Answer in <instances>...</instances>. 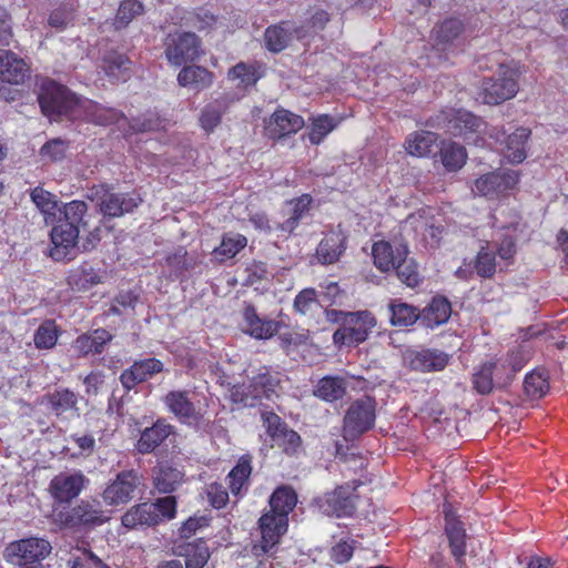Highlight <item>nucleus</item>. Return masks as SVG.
<instances>
[{"label":"nucleus","mask_w":568,"mask_h":568,"mask_svg":"<svg viewBox=\"0 0 568 568\" xmlns=\"http://www.w3.org/2000/svg\"><path fill=\"white\" fill-rule=\"evenodd\" d=\"M443 514L445 520L444 530L448 539L450 552L456 561L460 564L466 555V530L464 524L450 503H444Z\"/></svg>","instance_id":"22"},{"label":"nucleus","mask_w":568,"mask_h":568,"mask_svg":"<svg viewBox=\"0 0 568 568\" xmlns=\"http://www.w3.org/2000/svg\"><path fill=\"white\" fill-rule=\"evenodd\" d=\"M449 362V356L440 351L425 349L415 355L412 365L415 369L422 372H439L443 371Z\"/></svg>","instance_id":"49"},{"label":"nucleus","mask_w":568,"mask_h":568,"mask_svg":"<svg viewBox=\"0 0 568 568\" xmlns=\"http://www.w3.org/2000/svg\"><path fill=\"white\" fill-rule=\"evenodd\" d=\"M520 181V173L515 170H495L481 174L474 181L471 191L488 200H499L508 196Z\"/></svg>","instance_id":"10"},{"label":"nucleus","mask_w":568,"mask_h":568,"mask_svg":"<svg viewBox=\"0 0 568 568\" xmlns=\"http://www.w3.org/2000/svg\"><path fill=\"white\" fill-rule=\"evenodd\" d=\"M466 24L454 16L447 17L435 24L432 30L434 49L445 53L463 51L465 45Z\"/></svg>","instance_id":"11"},{"label":"nucleus","mask_w":568,"mask_h":568,"mask_svg":"<svg viewBox=\"0 0 568 568\" xmlns=\"http://www.w3.org/2000/svg\"><path fill=\"white\" fill-rule=\"evenodd\" d=\"M339 327L333 334V343L338 346L357 347L371 335L377 321L369 311L343 312L333 311Z\"/></svg>","instance_id":"3"},{"label":"nucleus","mask_w":568,"mask_h":568,"mask_svg":"<svg viewBox=\"0 0 568 568\" xmlns=\"http://www.w3.org/2000/svg\"><path fill=\"white\" fill-rule=\"evenodd\" d=\"M287 21L268 26L264 32L265 48L272 53H280L285 50L291 42L292 34Z\"/></svg>","instance_id":"46"},{"label":"nucleus","mask_w":568,"mask_h":568,"mask_svg":"<svg viewBox=\"0 0 568 568\" xmlns=\"http://www.w3.org/2000/svg\"><path fill=\"white\" fill-rule=\"evenodd\" d=\"M102 282V275L88 262H83L71 270L67 277V283L71 290L78 292H87Z\"/></svg>","instance_id":"38"},{"label":"nucleus","mask_w":568,"mask_h":568,"mask_svg":"<svg viewBox=\"0 0 568 568\" xmlns=\"http://www.w3.org/2000/svg\"><path fill=\"white\" fill-rule=\"evenodd\" d=\"M60 328L53 320H45L34 332L33 342L38 349H51L57 345Z\"/></svg>","instance_id":"55"},{"label":"nucleus","mask_w":568,"mask_h":568,"mask_svg":"<svg viewBox=\"0 0 568 568\" xmlns=\"http://www.w3.org/2000/svg\"><path fill=\"white\" fill-rule=\"evenodd\" d=\"M265 74V67L260 62H239L227 72L229 80H239V87L248 89L254 87Z\"/></svg>","instance_id":"40"},{"label":"nucleus","mask_w":568,"mask_h":568,"mask_svg":"<svg viewBox=\"0 0 568 568\" xmlns=\"http://www.w3.org/2000/svg\"><path fill=\"white\" fill-rule=\"evenodd\" d=\"M173 432L174 427L165 419L160 418L141 432L135 448L142 455L154 453Z\"/></svg>","instance_id":"30"},{"label":"nucleus","mask_w":568,"mask_h":568,"mask_svg":"<svg viewBox=\"0 0 568 568\" xmlns=\"http://www.w3.org/2000/svg\"><path fill=\"white\" fill-rule=\"evenodd\" d=\"M406 254H409V248L403 242L379 240L372 245L373 264L381 273L393 272V268L402 258L406 257Z\"/></svg>","instance_id":"21"},{"label":"nucleus","mask_w":568,"mask_h":568,"mask_svg":"<svg viewBox=\"0 0 568 568\" xmlns=\"http://www.w3.org/2000/svg\"><path fill=\"white\" fill-rule=\"evenodd\" d=\"M72 9L65 4H60L50 12L48 24L58 31H62L69 26L70 22H72Z\"/></svg>","instance_id":"63"},{"label":"nucleus","mask_w":568,"mask_h":568,"mask_svg":"<svg viewBox=\"0 0 568 568\" xmlns=\"http://www.w3.org/2000/svg\"><path fill=\"white\" fill-rule=\"evenodd\" d=\"M348 246V235L338 224L323 233L318 242L314 258L321 265H333L341 261Z\"/></svg>","instance_id":"15"},{"label":"nucleus","mask_w":568,"mask_h":568,"mask_svg":"<svg viewBox=\"0 0 568 568\" xmlns=\"http://www.w3.org/2000/svg\"><path fill=\"white\" fill-rule=\"evenodd\" d=\"M393 272H395L397 278L407 287L415 288L423 282L418 263L415 258L409 257V254H406V257L402 258L400 262L396 264Z\"/></svg>","instance_id":"53"},{"label":"nucleus","mask_w":568,"mask_h":568,"mask_svg":"<svg viewBox=\"0 0 568 568\" xmlns=\"http://www.w3.org/2000/svg\"><path fill=\"white\" fill-rule=\"evenodd\" d=\"M363 483L353 480L337 486L333 491L325 496V510L337 518L351 517L355 514L359 496L356 494L357 487Z\"/></svg>","instance_id":"17"},{"label":"nucleus","mask_w":568,"mask_h":568,"mask_svg":"<svg viewBox=\"0 0 568 568\" xmlns=\"http://www.w3.org/2000/svg\"><path fill=\"white\" fill-rule=\"evenodd\" d=\"M232 101L233 100H230L227 97H221L204 105L201 111L199 122L205 133L210 134L214 132V130L221 124L222 118Z\"/></svg>","instance_id":"42"},{"label":"nucleus","mask_w":568,"mask_h":568,"mask_svg":"<svg viewBox=\"0 0 568 568\" xmlns=\"http://www.w3.org/2000/svg\"><path fill=\"white\" fill-rule=\"evenodd\" d=\"M307 14L308 17L305 19L304 23L300 28L295 29V32L298 37H302L311 31L318 32L324 30L331 20L329 13L316 6L310 7Z\"/></svg>","instance_id":"56"},{"label":"nucleus","mask_w":568,"mask_h":568,"mask_svg":"<svg viewBox=\"0 0 568 568\" xmlns=\"http://www.w3.org/2000/svg\"><path fill=\"white\" fill-rule=\"evenodd\" d=\"M281 379L277 373L270 367L261 366L257 372L248 378L247 385H236L232 389V399L246 406H254L262 399H273L277 396Z\"/></svg>","instance_id":"5"},{"label":"nucleus","mask_w":568,"mask_h":568,"mask_svg":"<svg viewBox=\"0 0 568 568\" xmlns=\"http://www.w3.org/2000/svg\"><path fill=\"white\" fill-rule=\"evenodd\" d=\"M150 505L154 507L152 509L158 515V524L172 520L176 516L178 500L174 496L158 498Z\"/></svg>","instance_id":"60"},{"label":"nucleus","mask_w":568,"mask_h":568,"mask_svg":"<svg viewBox=\"0 0 568 568\" xmlns=\"http://www.w3.org/2000/svg\"><path fill=\"white\" fill-rule=\"evenodd\" d=\"M438 135L430 131H415L409 133L404 142L405 151L416 158H427L433 152Z\"/></svg>","instance_id":"39"},{"label":"nucleus","mask_w":568,"mask_h":568,"mask_svg":"<svg viewBox=\"0 0 568 568\" xmlns=\"http://www.w3.org/2000/svg\"><path fill=\"white\" fill-rule=\"evenodd\" d=\"M346 390L347 383L344 377L327 375L320 378L314 387L313 394L324 402L334 403L342 399Z\"/></svg>","instance_id":"41"},{"label":"nucleus","mask_w":568,"mask_h":568,"mask_svg":"<svg viewBox=\"0 0 568 568\" xmlns=\"http://www.w3.org/2000/svg\"><path fill=\"white\" fill-rule=\"evenodd\" d=\"M144 12V6L139 0H123L121 1L114 19L116 29L125 28L132 22L134 18Z\"/></svg>","instance_id":"58"},{"label":"nucleus","mask_w":568,"mask_h":568,"mask_svg":"<svg viewBox=\"0 0 568 568\" xmlns=\"http://www.w3.org/2000/svg\"><path fill=\"white\" fill-rule=\"evenodd\" d=\"M214 82V73L201 65H186L178 74V83L183 88H191L196 91H203L210 88Z\"/></svg>","instance_id":"34"},{"label":"nucleus","mask_w":568,"mask_h":568,"mask_svg":"<svg viewBox=\"0 0 568 568\" xmlns=\"http://www.w3.org/2000/svg\"><path fill=\"white\" fill-rule=\"evenodd\" d=\"M377 402L369 395L353 400L346 409L342 436L346 442H354L374 428L376 422Z\"/></svg>","instance_id":"4"},{"label":"nucleus","mask_w":568,"mask_h":568,"mask_svg":"<svg viewBox=\"0 0 568 568\" xmlns=\"http://www.w3.org/2000/svg\"><path fill=\"white\" fill-rule=\"evenodd\" d=\"M341 120L329 114H318L310 119L307 138L311 144L318 145L334 131Z\"/></svg>","instance_id":"47"},{"label":"nucleus","mask_w":568,"mask_h":568,"mask_svg":"<svg viewBox=\"0 0 568 568\" xmlns=\"http://www.w3.org/2000/svg\"><path fill=\"white\" fill-rule=\"evenodd\" d=\"M305 124L304 119L284 108H277L265 121V134L271 140H282L297 133Z\"/></svg>","instance_id":"23"},{"label":"nucleus","mask_w":568,"mask_h":568,"mask_svg":"<svg viewBox=\"0 0 568 568\" xmlns=\"http://www.w3.org/2000/svg\"><path fill=\"white\" fill-rule=\"evenodd\" d=\"M70 568H102L103 560L89 547H75L68 560Z\"/></svg>","instance_id":"57"},{"label":"nucleus","mask_w":568,"mask_h":568,"mask_svg":"<svg viewBox=\"0 0 568 568\" xmlns=\"http://www.w3.org/2000/svg\"><path fill=\"white\" fill-rule=\"evenodd\" d=\"M490 366V369L494 374V378L497 382V388H504L510 385L514 381V375L509 372V366L506 363L504 356L501 357H491L486 361Z\"/></svg>","instance_id":"59"},{"label":"nucleus","mask_w":568,"mask_h":568,"mask_svg":"<svg viewBox=\"0 0 568 568\" xmlns=\"http://www.w3.org/2000/svg\"><path fill=\"white\" fill-rule=\"evenodd\" d=\"M80 229L72 223H58L50 232V256L57 261H71L75 257V247Z\"/></svg>","instance_id":"18"},{"label":"nucleus","mask_w":568,"mask_h":568,"mask_svg":"<svg viewBox=\"0 0 568 568\" xmlns=\"http://www.w3.org/2000/svg\"><path fill=\"white\" fill-rule=\"evenodd\" d=\"M471 263L478 277L490 280L495 276L497 268L496 253L489 247L488 242L479 247Z\"/></svg>","instance_id":"50"},{"label":"nucleus","mask_w":568,"mask_h":568,"mask_svg":"<svg viewBox=\"0 0 568 568\" xmlns=\"http://www.w3.org/2000/svg\"><path fill=\"white\" fill-rule=\"evenodd\" d=\"M51 545L43 538H26L10 542L4 556L9 562L20 567H30V564L40 562L51 552Z\"/></svg>","instance_id":"14"},{"label":"nucleus","mask_w":568,"mask_h":568,"mask_svg":"<svg viewBox=\"0 0 568 568\" xmlns=\"http://www.w3.org/2000/svg\"><path fill=\"white\" fill-rule=\"evenodd\" d=\"M88 205L84 201L74 200L64 205L63 215L64 221L62 223H72L74 226L80 229L82 220L87 214Z\"/></svg>","instance_id":"62"},{"label":"nucleus","mask_w":568,"mask_h":568,"mask_svg":"<svg viewBox=\"0 0 568 568\" xmlns=\"http://www.w3.org/2000/svg\"><path fill=\"white\" fill-rule=\"evenodd\" d=\"M312 201L313 199L310 194H302L298 197L287 201L286 203L291 206V210L287 213V217L282 223L277 224L276 230L292 234L310 212Z\"/></svg>","instance_id":"37"},{"label":"nucleus","mask_w":568,"mask_h":568,"mask_svg":"<svg viewBox=\"0 0 568 568\" xmlns=\"http://www.w3.org/2000/svg\"><path fill=\"white\" fill-rule=\"evenodd\" d=\"M42 404L55 416H62L69 410H78V394L69 388L58 387L43 395Z\"/></svg>","instance_id":"35"},{"label":"nucleus","mask_w":568,"mask_h":568,"mask_svg":"<svg viewBox=\"0 0 568 568\" xmlns=\"http://www.w3.org/2000/svg\"><path fill=\"white\" fill-rule=\"evenodd\" d=\"M101 192L100 211L108 217H120L126 213H131L141 203L142 199L136 192L114 193L110 192L105 185H101L97 190L95 195Z\"/></svg>","instance_id":"20"},{"label":"nucleus","mask_w":568,"mask_h":568,"mask_svg":"<svg viewBox=\"0 0 568 568\" xmlns=\"http://www.w3.org/2000/svg\"><path fill=\"white\" fill-rule=\"evenodd\" d=\"M519 65L500 64L498 78H485L480 87L484 103L500 104L516 97L519 91Z\"/></svg>","instance_id":"6"},{"label":"nucleus","mask_w":568,"mask_h":568,"mask_svg":"<svg viewBox=\"0 0 568 568\" xmlns=\"http://www.w3.org/2000/svg\"><path fill=\"white\" fill-rule=\"evenodd\" d=\"M531 135L528 128H517L514 133L506 135L504 128H494L489 136L496 142H504L503 155L511 164H519L527 158L526 145Z\"/></svg>","instance_id":"19"},{"label":"nucleus","mask_w":568,"mask_h":568,"mask_svg":"<svg viewBox=\"0 0 568 568\" xmlns=\"http://www.w3.org/2000/svg\"><path fill=\"white\" fill-rule=\"evenodd\" d=\"M243 321L246 326L244 332L255 339H270L278 333L282 326L281 322L261 317L251 303L244 306Z\"/></svg>","instance_id":"29"},{"label":"nucleus","mask_w":568,"mask_h":568,"mask_svg":"<svg viewBox=\"0 0 568 568\" xmlns=\"http://www.w3.org/2000/svg\"><path fill=\"white\" fill-rule=\"evenodd\" d=\"M163 403L182 424H199L203 418L201 409L192 402L187 390H170L164 396Z\"/></svg>","instance_id":"24"},{"label":"nucleus","mask_w":568,"mask_h":568,"mask_svg":"<svg viewBox=\"0 0 568 568\" xmlns=\"http://www.w3.org/2000/svg\"><path fill=\"white\" fill-rule=\"evenodd\" d=\"M261 420L267 436L272 440L271 447H278L288 456L294 455L302 444L297 432L290 428L288 425L274 412L264 410L261 413Z\"/></svg>","instance_id":"12"},{"label":"nucleus","mask_w":568,"mask_h":568,"mask_svg":"<svg viewBox=\"0 0 568 568\" xmlns=\"http://www.w3.org/2000/svg\"><path fill=\"white\" fill-rule=\"evenodd\" d=\"M58 521L65 528L93 529L108 523L110 517L97 500H81L75 506L59 511Z\"/></svg>","instance_id":"9"},{"label":"nucleus","mask_w":568,"mask_h":568,"mask_svg":"<svg viewBox=\"0 0 568 568\" xmlns=\"http://www.w3.org/2000/svg\"><path fill=\"white\" fill-rule=\"evenodd\" d=\"M440 162L447 172L459 171L467 162L468 153L462 144L444 142L439 150Z\"/></svg>","instance_id":"44"},{"label":"nucleus","mask_w":568,"mask_h":568,"mask_svg":"<svg viewBox=\"0 0 568 568\" xmlns=\"http://www.w3.org/2000/svg\"><path fill=\"white\" fill-rule=\"evenodd\" d=\"M131 67V60L126 54L118 51H109L102 58V68L109 78L116 81H125Z\"/></svg>","instance_id":"48"},{"label":"nucleus","mask_w":568,"mask_h":568,"mask_svg":"<svg viewBox=\"0 0 568 568\" xmlns=\"http://www.w3.org/2000/svg\"><path fill=\"white\" fill-rule=\"evenodd\" d=\"M150 503H141L132 506L121 517L122 525L128 529L154 527L158 524V515Z\"/></svg>","instance_id":"36"},{"label":"nucleus","mask_w":568,"mask_h":568,"mask_svg":"<svg viewBox=\"0 0 568 568\" xmlns=\"http://www.w3.org/2000/svg\"><path fill=\"white\" fill-rule=\"evenodd\" d=\"M31 77V68L24 59L11 50H0V82L22 85Z\"/></svg>","instance_id":"25"},{"label":"nucleus","mask_w":568,"mask_h":568,"mask_svg":"<svg viewBox=\"0 0 568 568\" xmlns=\"http://www.w3.org/2000/svg\"><path fill=\"white\" fill-rule=\"evenodd\" d=\"M426 124L438 130H444L453 136L463 138L465 141L474 139L476 144H478L479 141H484L479 134L484 131L486 122L483 118L463 108L442 109L438 113L432 115L426 121Z\"/></svg>","instance_id":"2"},{"label":"nucleus","mask_w":568,"mask_h":568,"mask_svg":"<svg viewBox=\"0 0 568 568\" xmlns=\"http://www.w3.org/2000/svg\"><path fill=\"white\" fill-rule=\"evenodd\" d=\"M163 368V363L155 357L135 361L130 367L125 368L121 373V385L125 390L130 392L139 384L144 383L151 379L154 375L161 373Z\"/></svg>","instance_id":"26"},{"label":"nucleus","mask_w":568,"mask_h":568,"mask_svg":"<svg viewBox=\"0 0 568 568\" xmlns=\"http://www.w3.org/2000/svg\"><path fill=\"white\" fill-rule=\"evenodd\" d=\"M163 45L164 55L173 67L194 62L204 53L201 38L191 31L176 30L168 33Z\"/></svg>","instance_id":"7"},{"label":"nucleus","mask_w":568,"mask_h":568,"mask_svg":"<svg viewBox=\"0 0 568 568\" xmlns=\"http://www.w3.org/2000/svg\"><path fill=\"white\" fill-rule=\"evenodd\" d=\"M550 389L549 373L544 367H537L526 374L524 379L525 394L531 399H540Z\"/></svg>","instance_id":"45"},{"label":"nucleus","mask_w":568,"mask_h":568,"mask_svg":"<svg viewBox=\"0 0 568 568\" xmlns=\"http://www.w3.org/2000/svg\"><path fill=\"white\" fill-rule=\"evenodd\" d=\"M38 102L42 114L50 121L84 120L103 125L109 123L97 115L101 109L95 102L78 95L54 80H47L41 84Z\"/></svg>","instance_id":"1"},{"label":"nucleus","mask_w":568,"mask_h":568,"mask_svg":"<svg viewBox=\"0 0 568 568\" xmlns=\"http://www.w3.org/2000/svg\"><path fill=\"white\" fill-rule=\"evenodd\" d=\"M173 552L184 558L185 568H204L211 557L207 542L203 538L181 541L174 546Z\"/></svg>","instance_id":"31"},{"label":"nucleus","mask_w":568,"mask_h":568,"mask_svg":"<svg viewBox=\"0 0 568 568\" xmlns=\"http://www.w3.org/2000/svg\"><path fill=\"white\" fill-rule=\"evenodd\" d=\"M390 323L393 326L406 327L420 322V312L417 307L404 303L400 300H394L389 303Z\"/></svg>","instance_id":"51"},{"label":"nucleus","mask_w":568,"mask_h":568,"mask_svg":"<svg viewBox=\"0 0 568 568\" xmlns=\"http://www.w3.org/2000/svg\"><path fill=\"white\" fill-rule=\"evenodd\" d=\"M143 477L135 469L120 471L102 491V499L108 506H120L131 501L142 485Z\"/></svg>","instance_id":"13"},{"label":"nucleus","mask_w":568,"mask_h":568,"mask_svg":"<svg viewBox=\"0 0 568 568\" xmlns=\"http://www.w3.org/2000/svg\"><path fill=\"white\" fill-rule=\"evenodd\" d=\"M296 491L291 486L282 485L270 496V509L267 511L274 513L275 515H284L285 518H288L290 514L296 507Z\"/></svg>","instance_id":"43"},{"label":"nucleus","mask_w":568,"mask_h":568,"mask_svg":"<svg viewBox=\"0 0 568 568\" xmlns=\"http://www.w3.org/2000/svg\"><path fill=\"white\" fill-rule=\"evenodd\" d=\"M419 312L420 325L433 329L448 322L453 312L452 303L446 296L437 294Z\"/></svg>","instance_id":"32"},{"label":"nucleus","mask_w":568,"mask_h":568,"mask_svg":"<svg viewBox=\"0 0 568 568\" xmlns=\"http://www.w3.org/2000/svg\"><path fill=\"white\" fill-rule=\"evenodd\" d=\"M317 305V294L312 287L302 290L294 300L295 311L303 315L311 313Z\"/></svg>","instance_id":"61"},{"label":"nucleus","mask_w":568,"mask_h":568,"mask_svg":"<svg viewBox=\"0 0 568 568\" xmlns=\"http://www.w3.org/2000/svg\"><path fill=\"white\" fill-rule=\"evenodd\" d=\"M247 244V239L242 234H224L220 246L212 252L216 261L223 263L235 257Z\"/></svg>","instance_id":"52"},{"label":"nucleus","mask_w":568,"mask_h":568,"mask_svg":"<svg viewBox=\"0 0 568 568\" xmlns=\"http://www.w3.org/2000/svg\"><path fill=\"white\" fill-rule=\"evenodd\" d=\"M30 197L36 206L43 213H51L57 209L55 196L43 187H34L30 193Z\"/></svg>","instance_id":"64"},{"label":"nucleus","mask_w":568,"mask_h":568,"mask_svg":"<svg viewBox=\"0 0 568 568\" xmlns=\"http://www.w3.org/2000/svg\"><path fill=\"white\" fill-rule=\"evenodd\" d=\"M252 474L253 456L250 453L243 454L225 478L227 488L235 498H243L247 494Z\"/></svg>","instance_id":"27"},{"label":"nucleus","mask_w":568,"mask_h":568,"mask_svg":"<svg viewBox=\"0 0 568 568\" xmlns=\"http://www.w3.org/2000/svg\"><path fill=\"white\" fill-rule=\"evenodd\" d=\"M112 339L113 335L108 329L95 328L78 335L72 342V348L79 358L101 355Z\"/></svg>","instance_id":"28"},{"label":"nucleus","mask_w":568,"mask_h":568,"mask_svg":"<svg viewBox=\"0 0 568 568\" xmlns=\"http://www.w3.org/2000/svg\"><path fill=\"white\" fill-rule=\"evenodd\" d=\"M152 479L155 490L171 494L184 481V473L169 463H160L153 469Z\"/></svg>","instance_id":"33"},{"label":"nucleus","mask_w":568,"mask_h":568,"mask_svg":"<svg viewBox=\"0 0 568 568\" xmlns=\"http://www.w3.org/2000/svg\"><path fill=\"white\" fill-rule=\"evenodd\" d=\"M257 527L261 538L252 546L253 555L255 557L274 556L283 536L288 530V518L266 510L258 518Z\"/></svg>","instance_id":"8"},{"label":"nucleus","mask_w":568,"mask_h":568,"mask_svg":"<svg viewBox=\"0 0 568 568\" xmlns=\"http://www.w3.org/2000/svg\"><path fill=\"white\" fill-rule=\"evenodd\" d=\"M89 479L81 470L62 471L55 475L49 484V493L54 501L70 504L85 488Z\"/></svg>","instance_id":"16"},{"label":"nucleus","mask_w":568,"mask_h":568,"mask_svg":"<svg viewBox=\"0 0 568 568\" xmlns=\"http://www.w3.org/2000/svg\"><path fill=\"white\" fill-rule=\"evenodd\" d=\"M471 385L479 395H489L495 388H497V382L495 381L490 366L486 361L474 368L471 374Z\"/></svg>","instance_id":"54"}]
</instances>
